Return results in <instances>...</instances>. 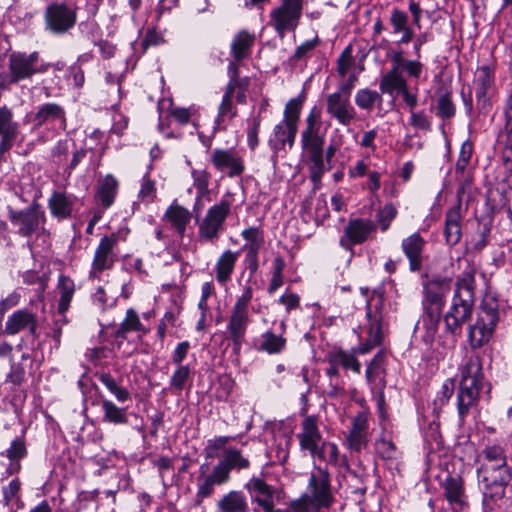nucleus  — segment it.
<instances>
[{
	"label": "nucleus",
	"mask_w": 512,
	"mask_h": 512,
	"mask_svg": "<svg viewBox=\"0 0 512 512\" xmlns=\"http://www.w3.org/2000/svg\"><path fill=\"white\" fill-rule=\"evenodd\" d=\"M210 159L216 170L226 172L230 178L240 176L245 170L242 157L234 149L216 148Z\"/></svg>",
	"instance_id": "nucleus-18"
},
{
	"label": "nucleus",
	"mask_w": 512,
	"mask_h": 512,
	"mask_svg": "<svg viewBox=\"0 0 512 512\" xmlns=\"http://www.w3.org/2000/svg\"><path fill=\"white\" fill-rule=\"evenodd\" d=\"M475 82L478 85L476 97L478 102H486L487 90L494 82V71L492 66H478L475 73Z\"/></svg>",
	"instance_id": "nucleus-45"
},
{
	"label": "nucleus",
	"mask_w": 512,
	"mask_h": 512,
	"mask_svg": "<svg viewBox=\"0 0 512 512\" xmlns=\"http://www.w3.org/2000/svg\"><path fill=\"white\" fill-rule=\"evenodd\" d=\"M461 205L458 203L446 212L444 235L446 243L456 245L461 239Z\"/></svg>",
	"instance_id": "nucleus-30"
},
{
	"label": "nucleus",
	"mask_w": 512,
	"mask_h": 512,
	"mask_svg": "<svg viewBox=\"0 0 512 512\" xmlns=\"http://www.w3.org/2000/svg\"><path fill=\"white\" fill-rule=\"evenodd\" d=\"M118 181L112 176L107 175L101 182L97 191V198L104 208L110 207L117 194Z\"/></svg>",
	"instance_id": "nucleus-48"
},
{
	"label": "nucleus",
	"mask_w": 512,
	"mask_h": 512,
	"mask_svg": "<svg viewBox=\"0 0 512 512\" xmlns=\"http://www.w3.org/2000/svg\"><path fill=\"white\" fill-rule=\"evenodd\" d=\"M321 508L316 506L310 498L301 494L298 498L290 501L291 512H320Z\"/></svg>",
	"instance_id": "nucleus-64"
},
{
	"label": "nucleus",
	"mask_w": 512,
	"mask_h": 512,
	"mask_svg": "<svg viewBox=\"0 0 512 512\" xmlns=\"http://www.w3.org/2000/svg\"><path fill=\"white\" fill-rule=\"evenodd\" d=\"M77 22L75 8L63 2L49 4L44 12L45 30L53 35H64L74 28Z\"/></svg>",
	"instance_id": "nucleus-10"
},
{
	"label": "nucleus",
	"mask_w": 512,
	"mask_h": 512,
	"mask_svg": "<svg viewBox=\"0 0 512 512\" xmlns=\"http://www.w3.org/2000/svg\"><path fill=\"white\" fill-rule=\"evenodd\" d=\"M21 490V482L19 478L12 479L8 485L4 486L2 488L3 493V499L1 502L4 506H9L13 502H18L20 500V493Z\"/></svg>",
	"instance_id": "nucleus-61"
},
{
	"label": "nucleus",
	"mask_w": 512,
	"mask_h": 512,
	"mask_svg": "<svg viewBox=\"0 0 512 512\" xmlns=\"http://www.w3.org/2000/svg\"><path fill=\"white\" fill-rule=\"evenodd\" d=\"M231 203L228 199H221L211 206L199 223V237L208 242H214L223 231L224 223L230 214Z\"/></svg>",
	"instance_id": "nucleus-11"
},
{
	"label": "nucleus",
	"mask_w": 512,
	"mask_h": 512,
	"mask_svg": "<svg viewBox=\"0 0 512 512\" xmlns=\"http://www.w3.org/2000/svg\"><path fill=\"white\" fill-rule=\"evenodd\" d=\"M251 323L249 312L239 311L231 308L226 325L227 339L232 343V350L236 356L240 355L243 344L246 341V334Z\"/></svg>",
	"instance_id": "nucleus-14"
},
{
	"label": "nucleus",
	"mask_w": 512,
	"mask_h": 512,
	"mask_svg": "<svg viewBox=\"0 0 512 512\" xmlns=\"http://www.w3.org/2000/svg\"><path fill=\"white\" fill-rule=\"evenodd\" d=\"M223 471L230 476L232 470H246L250 468V460L243 455L242 451L235 447L224 449L222 459L217 463Z\"/></svg>",
	"instance_id": "nucleus-32"
},
{
	"label": "nucleus",
	"mask_w": 512,
	"mask_h": 512,
	"mask_svg": "<svg viewBox=\"0 0 512 512\" xmlns=\"http://www.w3.org/2000/svg\"><path fill=\"white\" fill-rule=\"evenodd\" d=\"M229 82L225 86V89L231 88V93L236 97V101L239 104L246 103V92L250 86V77L247 75H241V71L238 66H230L228 69Z\"/></svg>",
	"instance_id": "nucleus-34"
},
{
	"label": "nucleus",
	"mask_w": 512,
	"mask_h": 512,
	"mask_svg": "<svg viewBox=\"0 0 512 512\" xmlns=\"http://www.w3.org/2000/svg\"><path fill=\"white\" fill-rule=\"evenodd\" d=\"M376 228V224L370 219L352 218L344 228L340 246L348 250L354 245L362 244L376 232Z\"/></svg>",
	"instance_id": "nucleus-15"
},
{
	"label": "nucleus",
	"mask_w": 512,
	"mask_h": 512,
	"mask_svg": "<svg viewBox=\"0 0 512 512\" xmlns=\"http://www.w3.org/2000/svg\"><path fill=\"white\" fill-rule=\"evenodd\" d=\"M252 503L262 508L263 512L271 511L276 489L260 477H251L244 485Z\"/></svg>",
	"instance_id": "nucleus-19"
},
{
	"label": "nucleus",
	"mask_w": 512,
	"mask_h": 512,
	"mask_svg": "<svg viewBox=\"0 0 512 512\" xmlns=\"http://www.w3.org/2000/svg\"><path fill=\"white\" fill-rule=\"evenodd\" d=\"M431 109L442 120H449L455 116L456 105L452 93L446 89H438L432 100Z\"/></svg>",
	"instance_id": "nucleus-31"
},
{
	"label": "nucleus",
	"mask_w": 512,
	"mask_h": 512,
	"mask_svg": "<svg viewBox=\"0 0 512 512\" xmlns=\"http://www.w3.org/2000/svg\"><path fill=\"white\" fill-rule=\"evenodd\" d=\"M326 111L343 126H349L355 121L357 115L350 102V97L338 91L327 96Z\"/></svg>",
	"instance_id": "nucleus-17"
},
{
	"label": "nucleus",
	"mask_w": 512,
	"mask_h": 512,
	"mask_svg": "<svg viewBox=\"0 0 512 512\" xmlns=\"http://www.w3.org/2000/svg\"><path fill=\"white\" fill-rule=\"evenodd\" d=\"M76 201L77 197L72 194L54 191L48 199V208L53 217L63 220L72 216Z\"/></svg>",
	"instance_id": "nucleus-27"
},
{
	"label": "nucleus",
	"mask_w": 512,
	"mask_h": 512,
	"mask_svg": "<svg viewBox=\"0 0 512 512\" xmlns=\"http://www.w3.org/2000/svg\"><path fill=\"white\" fill-rule=\"evenodd\" d=\"M230 478L231 476H228L223 468L216 464L209 474L197 478V501L201 502L203 499L210 497L214 493L215 486L226 484Z\"/></svg>",
	"instance_id": "nucleus-24"
},
{
	"label": "nucleus",
	"mask_w": 512,
	"mask_h": 512,
	"mask_svg": "<svg viewBox=\"0 0 512 512\" xmlns=\"http://www.w3.org/2000/svg\"><path fill=\"white\" fill-rule=\"evenodd\" d=\"M383 98L380 93L368 88L360 89L355 94V104L361 110L368 112L377 105L379 108L382 106Z\"/></svg>",
	"instance_id": "nucleus-51"
},
{
	"label": "nucleus",
	"mask_w": 512,
	"mask_h": 512,
	"mask_svg": "<svg viewBox=\"0 0 512 512\" xmlns=\"http://www.w3.org/2000/svg\"><path fill=\"white\" fill-rule=\"evenodd\" d=\"M239 252L225 250L217 259L215 264V278L218 283L224 285L230 279L234 272Z\"/></svg>",
	"instance_id": "nucleus-35"
},
{
	"label": "nucleus",
	"mask_w": 512,
	"mask_h": 512,
	"mask_svg": "<svg viewBox=\"0 0 512 512\" xmlns=\"http://www.w3.org/2000/svg\"><path fill=\"white\" fill-rule=\"evenodd\" d=\"M55 121H60L63 124H65L66 121L64 109L56 103H45L41 105L33 117V122L37 127Z\"/></svg>",
	"instance_id": "nucleus-39"
},
{
	"label": "nucleus",
	"mask_w": 512,
	"mask_h": 512,
	"mask_svg": "<svg viewBox=\"0 0 512 512\" xmlns=\"http://www.w3.org/2000/svg\"><path fill=\"white\" fill-rule=\"evenodd\" d=\"M425 244L426 241L419 233H413L402 240L401 248L409 260L410 271L417 272L422 268V252Z\"/></svg>",
	"instance_id": "nucleus-25"
},
{
	"label": "nucleus",
	"mask_w": 512,
	"mask_h": 512,
	"mask_svg": "<svg viewBox=\"0 0 512 512\" xmlns=\"http://www.w3.org/2000/svg\"><path fill=\"white\" fill-rule=\"evenodd\" d=\"M144 327L139 319L138 314L132 308L126 311V316L121 322L119 328L115 332L117 338L125 339L126 334L131 331H143Z\"/></svg>",
	"instance_id": "nucleus-56"
},
{
	"label": "nucleus",
	"mask_w": 512,
	"mask_h": 512,
	"mask_svg": "<svg viewBox=\"0 0 512 512\" xmlns=\"http://www.w3.org/2000/svg\"><path fill=\"white\" fill-rule=\"evenodd\" d=\"M38 317L28 309H19L7 317L4 332L7 335H17L21 332H27L33 339L39 337Z\"/></svg>",
	"instance_id": "nucleus-16"
},
{
	"label": "nucleus",
	"mask_w": 512,
	"mask_h": 512,
	"mask_svg": "<svg viewBox=\"0 0 512 512\" xmlns=\"http://www.w3.org/2000/svg\"><path fill=\"white\" fill-rule=\"evenodd\" d=\"M232 439L233 437L231 436H218L213 439H209L203 450L205 458L215 459L219 457V451L224 452V449H227V443Z\"/></svg>",
	"instance_id": "nucleus-58"
},
{
	"label": "nucleus",
	"mask_w": 512,
	"mask_h": 512,
	"mask_svg": "<svg viewBox=\"0 0 512 512\" xmlns=\"http://www.w3.org/2000/svg\"><path fill=\"white\" fill-rule=\"evenodd\" d=\"M382 309L383 295L374 291L373 296L366 303L367 338L365 343L359 347L361 354H367L382 344L385 329Z\"/></svg>",
	"instance_id": "nucleus-6"
},
{
	"label": "nucleus",
	"mask_w": 512,
	"mask_h": 512,
	"mask_svg": "<svg viewBox=\"0 0 512 512\" xmlns=\"http://www.w3.org/2000/svg\"><path fill=\"white\" fill-rule=\"evenodd\" d=\"M300 450L308 453L313 460L336 466L339 462V450L335 443L323 439L315 415L304 417L300 431L296 434Z\"/></svg>",
	"instance_id": "nucleus-4"
},
{
	"label": "nucleus",
	"mask_w": 512,
	"mask_h": 512,
	"mask_svg": "<svg viewBox=\"0 0 512 512\" xmlns=\"http://www.w3.org/2000/svg\"><path fill=\"white\" fill-rule=\"evenodd\" d=\"M216 506L217 512H250L246 496L238 490L223 495Z\"/></svg>",
	"instance_id": "nucleus-36"
},
{
	"label": "nucleus",
	"mask_w": 512,
	"mask_h": 512,
	"mask_svg": "<svg viewBox=\"0 0 512 512\" xmlns=\"http://www.w3.org/2000/svg\"><path fill=\"white\" fill-rule=\"evenodd\" d=\"M459 371L460 383L457 390V411L460 420L463 422L477 408L485 378L482 361L478 355L467 357Z\"/></svg>",
	"instance_id": "nucleus-3"
},
{
	"label": "nucleus",
	"mask_w": 512,
	"mask_h": 512,
	"mask_svg": "<svg viewBox=\"0 0 512 512\" xmlns=\"http://www.w3.org/2000/svg\"><path fill=\"white\" fill-rule=\"evenodd\" d=\"M302 108V100L298 98L290 99L284 110V118L282 122L290 124V126H295L298 128V121L300 117V111Z\"/></svg>",
	"instance_id": "nucleus-60"
},
{
	"label": "nucleus",
	"mask_w": 512,
	"mask_h": 512,
	"mask_svg": "<svg viewBox=\"0 0 512 512\" xmlns=\"http://www.w3.org/2000/svg\"><path fill=\"white\" fill-rule=\"evenodd\" d=\"M475 304V268L468 267L456 278L455 291L448 311L444 314L445 330L453 335L462 331L470 319Z\"/></svg>",
	"instance_id": "nucleus-2"
},
{
	"label": "nucleus",
	"mask_w": 512,
	"mask_h": 512,
	"mask_svg": "<svg viewBox=\"0 0 512 512\" xmlns=\"http://www.w3.org/2000/svg\"><path fill=\"white\" fill-rule=\"evenodd\" d=\"M440 313L424 312L422 316L423 329L425 330L422 335V340L426 345H431L438 332V326L441 319Z\"/></svg>",
	"instance_id": "nucleus-55"
},
{
	"label": "nucleus",
	"mask_w": 512,
	"mask_h": 512,
	"mask_svg": "<svg viewBox=\"0 0 512 512\" xmlns=\"http://www.w3.org/2000/svg\"><path fill=\"white\" fill-rule=\"evenodd\" d=\"M97 377L119 403L130 400V392L125 387L119 385L111 374L102 372L99 373Z\"/></svg>",
	"instance_id": "nucleus-53"
},
{
	"label": "nucleus",
	"mask_w": 512,
	"mask_h": 512,
	"mask_svg": "<svg viewBox=\"0 0 512 512\" xmlns=\"http://www.w3.org/2000/svg\"><path fill=\"white\" fill-rule=\"evenodd\" d=\"M18 135V123L13 121V113L7 107H0V152L9 151Z\"/></svg>",
	"instance_id": "nucleus-26"
},
{
	"label": "nucleus",
	"mask_w": 512,
	"mask_h": 512,
	"mask_svg": "<svg viewBox=\"0 0 512 512\" xmlns=\"http://www.w3.org/2000/svg\"><path fill=\"white\" fill-rule=\"evenodd\" d=\"M233 96L231 88L224 90L222 100L217 108L214 129L226 130V123L237 116L238 110L236 105L233 103Z\"/></svg>",
	"instance_id": "nucleus-37"
},
{
	"label": "nucleus",
	"mask_w": 512,
	"mask_h": 512,
	"mask_svg": "<svg viewBox=\"0 0 512 512\" xmlns=\"http://www.w3.org/2000/svg\"><path fill=\"white\" fill-rule=\"evenodd\" d=\"M306 125L301 133V147L304 152L324 149L325 137L321 132L318 115L311 111L306 118Z\"/></svg>",
	"instance_id": "nucleus-23"
},
{
	"label": "nucleus",
	"mask_w": 512,
	"mask_h": 512,
	"mask_svg": "<svg viewBox=\"0 0 512 512\" xmlns=\"http://www.w3.org/2000/svg\"><path fill=\"white\" fill-rule=\"evenodd\" d=\"M368 437V413L362 411L353 417L351 421V428L345 437V443L351 451L360 452L366 448L368 444Z\"/></svg>",
	"instance_id": "nucleus-20"
},
{
	"label": "nucleus",
	"mask_w": 512,
	"mask_h": 512,
	"mask_svg": "<svg viewBox=\"0 0 512 512\" xmlns=\"http://www.w3.org/2000/svg\"><path fill=\"white\" fill-rule=\"evenodd\" d=\"M375 446L379 456L391 464H397L398 460L401 458V451L396 447L392 440L386 437H381L376 442Z\"/></svg>",
	"instance_id": "nucleus-57"
},
{
	"label": "nucleus",
	"mask_w": 512,
	"mask_h": 512,
	"mask_svg": "<svg viewBox=\"0 0 512 512\" xmlns=\"http://www.w3.org/2000/svg\"><path fill=\"white\" fill-rule=\"evenodd\" d=\"M400 66H393V68L383 76L380 82V90L382 93H387L391 96L400 94L407 88L406 80Z\"/></svg>",
	"instance_id": "nucleus-41"
},
{
	"label": "nucleus",
	"mask_w": 512,
	"mask_h": 512,
	"mask_svg": "<svg viewBox=\"0 0 512 512\" xmlns=\"http://www.w3.org/2000/svg\"><path fill=\"white\" fill-rule=\"evenodd\" d=\"M8 217L16 228V234L24 238L31 237L46 221L45 213L36 199L25 209L9 208Z\"/></svg>",
	"instance_id": "nucleus-9"
},
{
	"label": "nucleus",
	"mask_w": 512,
	"mask_h": 512,
	"mask_svg": "<svg viewBox=\"0 0 512 512\" xmlns=\"http://www.w3.org/2000/svg\"><path fill=\"white\" fill-rule=\"evenodd\" d=\"M1 455L5 456L10 461L6 468V473L8 475L17 474L21 470L20 461L27 455L25 441L21 437L15 438L11 442L9 448H7L5 452L1 453Z\"/></svg>",
	"instance_id": "nucleus-38"
},
{
	"label": "nucleus",
	"mask_w": 512,
	"mask_h": 512,
	"mask_svg": "<svg viewBox=\"0 0 512 512\" xmlns=\"http://www.w3.org/2000/svg\"><path fill=\"white\" fill-rule=\"evenodd\" d=\"M287 345V340L282 334H276L272 330L263 332L255 341V348L258 352L268 355L281 354Z\"/></svg>",
	"instance_id": "nucleus-28"
},
{
	"label": "nucleus",
	"mask_w": 512,
	"mask_h": 512,
	"mask_svg": "<svg viewBox=\"0 0 512 512\" xmlns=\"http://www.w3.org/2000/svg\"><path fill=\"white\" fill-rule=\"evenodd\" d=\"M57 288L60 293L58 310L59 313L64 314L70 307V303L75 292V284L68 276L61 275L58 279Z\"/></svg>",
	"instance_id": "nucleus-47"
},
{
	"label": "nucleus",
	"mask_w": 512,
	"mask_h": 512,
	"mask_svg": "<svg viewBox=\"0 0 512 512\" xmlns=\"http://www.w3.org/2000/svg\"><path fill=\"white\" fill-rule=\"evenodd\" d=\"M484 512L502 509L512 512V501L506 497V489L512 479V459L489 463L477 468Z\"/></svg>",
	"instance_id": "nucleus-1"
},
{
	"label": "nucleus",
	"mask_w": 512,
	"mask_h": 512,
	"mask_svg": "<svg viewBox=\"0 0 512 512\" xmlns=\"http://www.w3.org/2000/svg\"><path fill=\"white\" fill-rule=\"evenodd\" d=\"M472 152V144L468 141H465L461 146L459 157L455 166L457 178L461 182V190L464 189V184H470L472 181L471 175L467 171V167L472 157Z\"/></svg>",
	"instance_id": "nucleus-42"
},
{
	"label": "nucleus",
	"mask_w": 512,
	"mask_h": 512,
	"mask_svg": "<svg viewBox=\"0 0 512 512\" xmlns=\"http://www.w3.org/2000/svg\"><path fill=\"white\" fill-rule=\"evenodd\" d=\"M165 217L177 231L179 236L182 237L186 231L187 225L191 221L192 215L189 210L180 205H171L167 209Z\"/></svg>",
	"instance_id": "nucleus-43"
},
{
	"label": "nucleus",
	"mask_w": 512,
	"mask_h": 512,
	"mask_svg": "<svg viewBox=\"0 0 512 512\" xmlns=\"http://www.w3.org/2000/svg\"><path fill=\"white\" fill-rule=\"evenodd\" d=\"M389 22L393 34L401 35L400 43H408L413 40L414 31L409 25V17L405 11L394 7L391 10Z\"/></svg>",
	"instance_id": "nucleus-33"
},
{
	"label": "nucleus",
	"mask_w": 512,
	"mask_h": 512,
	"mask_svg": "<svg viewBox=\"0 0 512 512\" xmlns=\"http://www.w3.org/2000/svg\"><path fill=\"white\" fill-rule=\"evenodd\" d=\"M512 459L508 456L505 448L499 444H488L478 456L479 466H485L489 463H498Z\"/></svg>",
	"instance_id": "nucleus-49"
},
{
	"label": "nucleus",
	"mask_w": 512,
	"mask_h": 512,
	"mask_svg": "<svg viewBox=\"0 0 512 512\" xmlns=\"http://www.w3.org/2000/svg\"><path fill=\"white\" fill-rule=\"evenodd\" d=\"M191 380V367L189 365H179L176 366L170 377L169 387L176 392H182Z\"/></svg>",
	"instance_id": "nucleus-54"
},
{
	"label": "nucleus",
	"mask_w": 512,
	"mask_h": 512,
	"mask_svg": "<svg viewBox=\"0 0 512 512\" xmlns=\"http://www.w3.org/2000/svg\"><path fill=\"white\" fill-rule=\"evenodd\" d=\"M193 186L197 190V199H200L208 194V186L210 174L206 170H193L192 171Z\"/></svg>",
	"instance_id": "nucleus-62"
},
{
	"label": "nucleus",
	"mask_w": 512,
	"mask_h": 512,
	"mask_svg": "<svg viewBox=\"0 0 512 512\" xmlns=\"http://www.w3.org/2000/svg\"><path fill=\"white\" fill-rule=\"evenodd\" d=\"M397 216V209L392 203L385 204L382 208H380L377 212V220L380 224V228L382 231L388 230L391 225V222Z\"/></svg>",
	"instance_id": "nucleus-63"
},
{
	"label": "nucleus",
	"mask_w": 512,
	"mask_h": 512,
	"mask_svg": "<svg viewBox=\"0 0 512 512\" xmlns=\"http://www.w3.org/2000/svg\"><path fill=\"white\" fill-rule=\"evenodd\" d=\"M341 81L338 86V92H342L350 97L351 91L358 80V75L362 72L363 66L358 70L352 69L353 66H337Z\"/></svg>",
	"instance_id": "nucleus-52"
},
{
	"label": "nucleus",
	"mask_w": 512,
	"mask_h": 512,
	"mask_svg": "<svg viewBox=\"0 0 512 512\" xmlns=\"http://www.w3.org/2000/svg\"><path fill=\"white\" fill-rule=\"evenodd\" d=\"M308 157V172L309 178L314 185V188H320L322 177L327 168L325 166L326 160L324 158V149L305 152Z\"/></svg>",
	"instance_id": "nucleus-40"
},
{
	"label": "nucleus",
	"mask_w": 512,
	"mask_h": 512,
	"mask_svg": "<svg viewBox=\"0 0 512 512\" xmlns=\"http://www.w3.org/2000/svg\"><path fill=\"white\" fill-rule=\"evenodd\" d=\"M255 41L256 36L254 33H250L247 30L239 31L232 38L229 57L225 59L220 58L219 60L229 61L230 64L247 61L251 55Z\"/></svg>",
	"instance_id": "nucleus-22"
},
{
	"label": "nucleus",
	"mask_w": 512,
	"mask_h": 512,
	"mask_svg": "<svg viewBox=\"0 0 512 512\" xmlns=\"http://www.w3.org/2000/svg\"><path fill=\"white\" fill-rule=\"evenodd\" d=\"M42 69H34L32 66H9V72L0 74V89L21 80L30 78L33 74L42 72Z\"/></svg>",
	"instance_id": "nucleus-44"
},
{
	"label": "nucleus",
	"mask_w": 512,
	"mask_h": 512,
	"mask_svg": "<svg viewBox=\"0 0 512 512\" xmlns=\"http://www.w3.org/2000/svg\"><path fill=\"white\" fill-rule=\"evenodd\" d=\"M304 5L298 0H280L279 5L270 11L269 24L280 37L297 29Z\"/></svg>",
	"instance_id": "nucleus-7"
},
{
	"label": "nucleus",
	"mask_w": 512,
	"mask_h": 512,
	"mask_svg": "<svg viewBox=\"0 0 512 512\" xmlns=\"http://www.w3.org/2000/svg\"><path fill=\"white\" fill-rule=\"evenodd\" d=\"M101 409L103 412V422H108L115 425L126 424L128 422L126 409L118 407L113 401L109 399L104 398L101 400Z\"/></svg>",
	"instance_id": "nucleus-46"
},
{
	"label": "nucleus",
	"mask_w": 512,
	"mask_h": 512,
	"mask_svg": "<svg viewBox=\"0 0 512 512\" xmlns=\"http://www.w3.org/2000/svg\"><path fill=\"white\" fill-rule=\"evenodd\" d=\"M241 237L245 240L243 251H260L265 243L264 231L257 226H250L241 231Z\"/></svg>",
	"instance_id": "nucleus-50"
},
{
	"label": "nucleus",
	"mask_w": 512,
	"mask_h": 512,
	"mask_svg": "<svg viewBox=\"0 0 512 512\" xmlns=\"http://www.w3.org/2000/svg\"><path fill=\"white\" fill-rule=\"evenodd\" d=\"M499 321L497 299L485 298L479 307L475 322L468 326L467 339L471 349L476 350L487 345L492 340Z\"/></svg>",
	"instance_id": "nucleus-5"
},
{
	"label": "nucleus",
	"mask_w": 512,
	"mask_h": 512,
	"mask_svg": "<svg viewBox=\"0 0 512 512\" xmlns=\"http://www.w3.org/2000/svg\"><path fill=\"white\" fill-rule=\"evenodd\" d=\"M332 354L334 355V362H338L343 368L350 369L354 373H360L361 364L354 353L338 350Z\"/></svg>",
	"instance_id": "nucleus-59"
},
{
	"label": "nucleus",
	"mask_w": 512,
	"mask_h": 512,
	"mask_svg": "<svg viewBox=\"0 0 512 512\" xmlns=\"http://www.w3.org/2000/svg\"><path fill=\"white\" fill-rule=\"evenodd\" d=\"M451 290L449 278H433L423 285L422 307L424 312L442 314L446 296Z\"/></svg>",
	"instance_id": "nucleus-12"
},
{
	"label": "nucleus",
	"mask_w": 512,
	"mask_h": 512,
	"mask_svg": "<svg viewBox=\"0 0 512 512\" xmlns=\"http://www.w3.org/2000/svg\"><path fill=\"white\" fill-rule=\"evenodd\" d=\"M119 236L112 233L100 239V242L95 250L91 270L89 273L90 278H100V275L105 270H110L116 259L115 248L118 244Z\"/></svg>",
	"instance_id": "nucleus-13"
},
{
	"label": "nucleus",
	"mask_w": 512,
	"mask_h": 512,
	"mask_svg": "<svg viewBox=\"0 0 512 512\" xmlns=\"http://www.w3.org/2000/svg\"><path fill=\"white\" fill-rule=\"evenodd\" d=\"M297 129V127L290 126V124L282 121L275 125L268 140V145L273 152L271 159L274 163L277 161L280 152H286V145L289 148L294 145Z\"/></svg>",
	"instance_id": "nucleus-21"
},
{
	"label": "nucleus",
	"mask_w": 512,
	"mask_h": 512,
	"mask_svg": "<svg viewBox=\"0 0 512 512\" xmlns=\"http://www.w3.org/2000/svg\"><path fill=\"white\" fill-rule=\"evenodd\" d=\"M303 495L310 498L321 509H329L332 506L335 498L331 486V475L327 467L313 465L309 474L306 492Z\"/></svg>",
	"instance_id": "nucleus-8"
},
{
	"label": "nucleus",
	"mask_w": 512,
	"mask_h": 512,
	"mask_svg": "<svg viewBox=\"0 0 512 512\" xmlns=\"http://www.w3.org/2000/svg\"><path fill=\"white\" fill-rule=\"evenodd\" d=\"M442 486L445 498L454 508L463 509L466 506L464 483L460 476L448 475Z\"/></svg>",
	"instance_id": "nucleus-29"
}]
</instances>
